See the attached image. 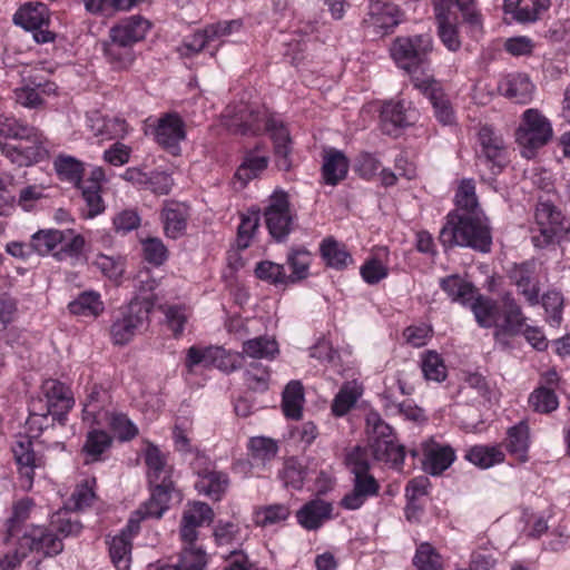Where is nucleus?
Segmentation results:
<instances>
[{
    "label": "nucleus",
    "mask_w": 570,
    "mask_h": 570,
    "mask_svg": "<svg viewBox=\"0 0 570 570\" xmlns=\"http://www.w3.org/2000/svg\"><path fill=\"white\" fill-rule=\"evenodd\" d=\"M225 118L227 128L234 134L257 135L263 129L267 130L274 142L276 166L284 171L291 169V137L283 122L275 118H267L265 111L248 104L228 106Z\"/></svg>",
    "instance_id": "f257e3e1"
},
{
    "label": "nucleus",
    "mask_w": 570,
    "mask_h": 570,
    "mask_svg": "<svg viewBox=\"0 0 570 570\" xmlns=\"http://www.w3.org/2000/svg\"><path fill=\"white\" fill-rule=\"evenodd\" d=\"M0 138L20 140L19 145L2 144L1 153L12 164L30 166L47 157L42 132L16 118L0 116Z\"/></svg>",
    "instance_id": "f03ea898"
},
{
    "label": "nucleus",
    "mask_w": 570,
    "mask_h": 570,
    "mask_svg": "<svg viewBox=\"0 0 570 570\" xmlns=\"http://www.w3.org/2000/svg\"><path fill=\"white\" fill-rule=\"evenodd\" d=\"M439 240L444 248L471 247L490 252L492 237L483 215L449 214L440 230Z\"/></svg>",
    "instance_id": "7ed1b4c3"
},
{
    "label": "nucleus",
    "mask_w": 570,
    "mask_h": 570,
    "mask_svg": "<svg viewBox=\"0 0 570 570\" xmlns=\"http://www.w3.org/2000/svg\"><path fill=\"white\" fill-rule=\"evenodd\" d=\"M365 422L368 449L374 460L400 471L403 466L405 449L399 443L393 429L374 411L366 414Z\"/></svg>",
    "instance_id": "20e7f679"
},
{
    "label": "nucleus",
    "mask_w": 570,
    "mask_h": 570,
    "mask_svg": "<svg viewBox=\"0 0 570 570\" xmlns=\"http://www.w3.org/2000/svg\"><path fill=\"white\" fill-rule=\"evenodd\" d=\"M154 303L149 298H134L115 317L110 336L116 345L128 344L149 322Z\"/></svg>",
    "instance_id": "39448f33"
},
{
    "label": "nucleus",
    "mask_w": 570,
    "mask_h": 570,
    "mask_svg": "<svg viewBox=\"0 0 570 570\" xmlns=\"http://www.w3.org/2000/svg\"><path fill=\"white\" fill-rule=\"evenodd\" d=\"M390 51L396 65L406 70L413 80V77H419L417 69H424L426 57L432 51V38L428 33L397 37Z\"/></svg>",
    "instance_id": "423d86ee"
},
{
    "label": "nucleus",
    "mask_w": 570,
    "mask_h": 570,
    "mask_svg": "<svg viewBox=\"0 0 570 570\" xmlns=\"http://www.w3.org/2000/svg\"><path fill=\"white\" fill-rule=\"evenodd\" d=\"M553 135L549 119L538 109H527L515 130V140L523 148L522 155L531 158L534 151L547 145Z\"/></svg>",
    "instance_id": "0eeeda50"
},
{
    "label": "nucleus",
    "mask_w": 570,
    "mask_h": 570,
    "mask_svg": "<svg viewBox=\"0 0 570 570\" xmlns=\"http://www.w3.org/2000/svg\"><path fill=\"white\" fill-rule=\"evenodd\" d=\"M479 164L485 166L492 175H498L508 164V151L502 136L493 127L484 125L478 134Z\"/></svg>",
    "instance_id": "6e6552de"
},
{
    "label": "nucleus",
    "mask_w": 570,
    "mask_h": 570,
    "mask_svg": "<svg viewBox=\"0 0 570 570\" xmlns=\"http://www.w3.org/2000/svg\"><path fill=\"white\" fill-rule=\"evenodd\" d=\"M264 217L271 236L277 242L285 239L292 230L294 220L289 209L288 194L275 190L268 198Z\"/></svg>",
    "instance_id": "1a4fd4ad"
},
{
    "label": "nucleus",
    "mask_w": 570,
    "mask_h": 570,
    "mask_svg": "<svg viewBox=\"0 0 570 570\" xmlns=\"http://www.w3.org/2000/svg\"><path fill=\"white\" fill-rule=\"evenodd\" d=\"M13 548L23 551L24 558L31 551L41 553L43 557H55L63 550V543L51 527L32 525L29 531L22 533Z\"/></svg>",
    "instance_id": "9d476101"
},
{
    "label": "nucleus",
    "mask_w": 570,
    "mask_h": 570,
    "mask_svg": "<svg viewBox=\"0 0 570 570\" xmlns=\"http://www.w3.org/2000/svg\"><path fill=\"white\" fill-rule=\"evenodd\" d=\"M532 227V243L535 247L543 248L550 245L561 230V213L550 203H540L534 214Z\"/></svg>",
    "instance_id": "9b49d317"
},
{
    "label": "nucleus",
    "mask_w": 570,
    "mask_h": 570,
    "mask_svg": "<svg viewBox=\"0 0 570 570\" xmlns=\"http://www.w3.org/2000/svg\"><path fill=\"white\" fill-rule=\"evenodd\" d=\"M153 135L160 147L176 156L180 153V142L186 138L185 122L178 114H165L158 118Z\"/></svg>",
    "instance_id": "f8f14e48"
},
{
    "label": "nucleus",
    "mask_w": 570,
    "mask_h": 570,
    "mask_svg": "<svg viewBox=\"0 0 570 570\" xmlns=\"http://www.w3.org/2000/svg\"><path fill=\"white\" fill-rule=\"evenodd\" d=\"M502 304L503 322L500 323V325H497L493 336L495 343H498L502 348H508L510 346V338L521 332L525 322V316L512 294H504L502 296Z\"/></svg>",
    "instance_id": "ddd939ff"
},
{
    "label": "nucleus",
    "mask_w": 570,
    "mask_h": 570,
    "mask_svg": "<svg viewBox=\"0 0 570 570\" xmlns=\"http://www.w3.org/2000/svg\"><path fill=\"white\" fill-rule=\"evenodd\" d=\"M174 483H165L151 487L150 499L136 510L128 521L129 531H138L139 522L144 519H159L168 509Z\"/></svg>",
    "instance_id": "4468645a"
},
{
    "label": "nucleus",
    "mask_w": 570,
    "mask_h": 570,
    "mask_svg": "<svg viewBox=\"0 0 570 570\" xmlns=\"http://www.w3.org/2000/svg\"><path fill=\"white\" fill-rule=\"evenodd\" d=\"M413 85L431 101L434 115L442 125H452L454 122L453 108L440 85L431 76L413 77Z\"/></svg>",
    "instance_id": "2eb2a0df"
},
{
    "label": "nucleus",
    "mask_w": 570,
    "mask_h": 570,
    "mask_svg": "<svg viewBox=\"0 0 570 570\" xmlns=\"http://www.w3.org/2000/svg\"><path fill=\"white\" fill-rule=\"evenodd\" d=\"M419 112L410 104L403 101L385 102L381 110V127L386 135H396L402 128L416 122Z\"/></svg>",
    "instance_id": "dca6fc26"
},
{
    "label": "nucleus",
    "mask_w": 570,
    "mask_h": 570,
    "mask_svg": "<svg viewBox=\"0 0 570 570\" xmlns=\"http://www.w3.org/2000/svg\"><path fill=\"white\" fill-rule=\"evenodd\" d=\"M13 458L18 464L22 487L30 490L33 484L35 469L42 466V459L32 449L28 436H20L12 445Z\"/></svg>",
    "instance_id": "f3484780"
},
{
    "label": "nucleus",
    "mask_w": 570,
    "mask_h": 570,
    "mask_svg": "<svg viewBox=\"0 0 570 570\" xmlns=\"http://www.w3.org/2000/svg\"><path fill=\"white\" fill-rule=\"evenodd\" d=\"M510 278L517 286L518 293L522 295L531 306L540 302V283L535 277V264L524 262L515 264L510 271Z\"/></svg>",
    "instance_id": "a211bd4d"
},
{
    "label": "nucleus",
    "mask_w": 570,
    "mask_h": 570,
    "mask_svg": "<svg viewBox=\"0 0 570 570\" xmlns=\"http://www.w3.org/2000/svg\"><path fill=\"white\" fill-rule=\"evenodd\" d=\"M401 16L402 13L395 4L377 0L370 3L364 22L377 33H386L401 22Z\"/></svg>",
    "instance_id": "6ab92c4d"
},
{
    "label": "nucleus",
    "mask_w": 570,
    "mask_h": 570,
    "mask_svg": "<svg viewBox=\"0 0 570 570\" xmlns=\"http://www.w3.org/2000/svg\"><path fill=\"white\" fill-rule=\"evenodd\" d=\"M43 393L47 399V413L42 415L51 414L55 419H62L73 406V399L68 386L56 380H47L42 385Z\"/></svg>",
    "instance_id": "aec40b11"
},
{
    "label": "nucleus",
    "mask_w": 570,
    "mask_h": 570,
    "mask_svg": "<svg viewBox=\"0 0 570 570\" xmlns=\"http://www.w3.org/2000/svg\"><path fill=\"white\" fill-rule=\"evenodd\" d=\"M35 503L29 498L19 500L12 508V515L6 521L3 529V543L13 547L24 531V523L29 519Z\"/></svg>",
    "instance_id": "412c9836"
},
{
    "label": "nucleus",
    "mask_w": 570,
    "mask_h": 570,
    "mask_svg": "<svg viewBox=\"0 0 570 570\" xmlns=\"http://www.w3.org/2000/svg\"><path fill=\"white\" fill-rule=\"evenodd\" d=\"M423 469L432 475L441 474L455 459L454 450L451 446L441 445L434 441L423 443Z\"/></svg>",
    "instance_id": "4be33fe9"
},
{
    "label": "nucleus",
    "mask_w": 570,
    "mask_h": 570,
    "mask_svg": "<svg viewBox=\"0 0 570 570\" xmlns=\"http://www.w3.org/2000/svg\"><path fill=\"white\" fill-rule=\"evenodd\" d=\"M498 89L517 104H528L532 99L534 86L527 75L512 73L500 81Z\"/></svg>",
    "instance_id": "5701e85b"
},
{
    "label": "nucleus",
    "mask_w": 570,
    "mask_h": 570,
    "mask_svg": "<svg viewBox=\"0 0 570 570\" xmlns=\"http://www.w3.org/2000/svg\"><path fill=\"white\" fill-rule=\"evenodd\" d=\"M333 507L321 499L305 503L297 512V522L306 530H316L332 517Z\"/></svg>",
    "instance_id": "b1692460"
},
{
    "label": "nucleus",
    "mask_w": 570,
    "mask_h": 570,
    "mask_svg": "<svg viewBox=\"0 0 570 570\" xmlns=\"http://www.w3.org/2000/svg\"><path fill=\"white\" fill-rule=\"evenodd\" d=\"M149 28L150 23L148 20L141 16H131L114 26L109 31V36L134 46L136 42L145 39Z\"/></svg>",
    "instance_id": "393cba45"
},
{
    "label": "nucleus",
    "mask_w": 570,
    "mask_h": 570,
    "mask_svg": "<svg viewBox=\"0 0 570 570\" xmlns=\"http://www.w3.org/2000/svg\"><path fill=\"white\" fill-rule=\"evenodd\" d=\"M145 463L148 468L150 487L173 483L171 466L168 465L166 455L154 444H148L145 450Z\"/></svg>",
    "instance_id": "a878e982"
},
{
    "label": "nucleus",
    "mask_w": 570,
    "mask_h": 570,
    "mask_svg": "<svg viewBox=\"0 0 570 570\" xmlns=\"http://www.w3.org/2000/svg\"><path fill=\"white\" fill-rule=\"evenodd\" d=\"M49 18V10L45 3L29 2L14 13L13 21L26 30H32L47 26Z\"/></svg>",
    "instance_id": "bb28decb"
},
{
    "label": "nucleus",
    "mask_w": 570,
    "mask_h": 570,
    "mask_svg": "<svg viewBox=\"0 0 570 570\" xmlns=\"http://www.w3.org/2000/svg\"><path fill=\"white\" fill-rule=\"evenodd\" d=\"M89 121L94 136L101 140L124 138L128 132V125L125 119L95 115L90 117Z\"/></svg>",
    "instance_id": "cd10ccee"
},
{
    "label": "nucleus",
    "mask_w": 570,
    "mask_h": 570,
    "mask_svg": "<svg viewBox=\"0 0 570 570\" xmlns=\"http://www.w3.org/2000/svg\"><path fill=\"white\" fill-rule=\"evenodd\" d=\"M135 531H129L128 525L121 530L118 535H115L109 542V554L112 563L118 570H129L131 562V534Z\"/></svg>",
    "instance_id": "c85d7f7f"
},
{
    "label": "nucleus",
    "mask_w": 570,
    "mask_h": 570,
    "mask_svg": "<svg viewBox=\"0 0 570 570\" xmlns=\"http://www.w3.org/2000/svg\"><path fill=\"white\" fill-rule=\"evenodd\" d=\"M164 230L167 237L177 239L184 235L187 227V208L181 204H169L161 213Z\"/></svg>",
    "instance_id": "c756f323"
},
{
    "label": "nucleus",
    "mask_w": 570,
    "mask_h": 570,
    "mask_svg": "<svg viewBox=\"0 0 570 570\" xmlns=\"http://www.w3.org/2000/svg\"><path fill=\"white\" fill-rule=\"evenodd\" d=\"M476 323L481 327L490 328L500 325V308L497 302L484 296L474 297L470 303Z\"/></svg>",
    "instance_id": "7c9ffc66"
},
{
    "label": "nucleus",
    "mask_w": 570,
    "mask_h": 570,
    "mask_svg": "<svg viewBox=\"0 0 570 570\" xmlns=\"http://www.w3.org/2000/svg\"><path fill=\"white\" fill-rule=\"evenodd\" d=\"M229 485V479L226 473L219 471H209L202 475L195 483V488L200 494H205L214 500H219Z\"/></svg>",
    "instance_id": "2f4dec72"
},
{
    "label": "nucleus",
    "mask_w": 570,
    "mask_h": 570,
    "mask_svg": "<svg viewBox=\"0 0 570 570\" xmlns=\"http://www.w3.org/2000/svg\"><path fill=\"white\" fill-rule=\"evenodd\" d=\"M530 444L529 426L524 422L508 430L507 450L520 462L528 461V450Z\"/></svg>",
    "instance_id": "473e14b6"
},
{
    "label": "nucleus",
    "mask_w": 570,
    "mask_h": 570,
    "mask_svg": "<svg viewBox=\"0 0 570 570\" xmlns=\"http://www.w3.org/2000/svg\"><path fill=\"white\" fill-rule=\"evenodd\" d=\"M347 170L348 161L341 151L332 150L324 157L322 175L325 184L335 186L346 177Z\"/></svg>",
    "instance_id": "72a5a7b5"
},
{
    "label": "nucleus",
    "mask_w": 570,
    "mask_h": 570,
    "mask_svg": "<svg viewBox=\"0 0 570 570\" xmlns=\"http://www.w3.org/2000/svg\"><path fill=\"white\" fill-rule=\"evenodd\" d=\"M320 250L326 265L335 269H343L353 261L346 246L332 237L323 239Z\"/></svg>",
    "instance_id": "f704fd0d"
},
{
    "label": "nucleus",
    "mask_w": 570,
    "mask_h": 570,
    "mask_svg": "<svg viewBox=\"0 0 570 570\" xmlns=\"http://www.w3.org/2000/svg\"><path fill=\"white\" fill-rule=\"evenodd\" d=\"M104 53L107 60L117 69L128 68L135 60L132 46L110 36L109 41L104 45Z\"/></svg>",
    "instance_id": "c9c22d12"
},
{
    "label": "nucleus",
    "mask_w": 570,
    "mask_h": 570,
    "mask_svg": "<svg viewBox=\"0 0 570 570\" xmlns=\"http://www.w3.org/2000/svg\"><path fill=\"white\" fill-rule=\"evenodd\" d=\"M500 445H474L465 453V459L481 469H489L504 461Z\"/></svg>",
    "instance_id": "e433bc0d"
},
{
    "label": "nucleus",
    "mask_w": 570,
    "mask_h": 570,
    "mask_svg": "<svg viewBox=\"0 0 570 570\" xmlns=\"http://www.w3.org/2000/svg\"><path fill=\"white\" fill-rule=\"evenodd\" d=\"M441 288L449 297L462 305L469 304L475 296L474 286L459 275H450L440 281Z\"/></svg>",
    "instance_id": "4c0bfd02"
},
{
    "label": "nucleus",
    "mask_w": 570,
    "mask_h": 570,
    "mask_svg": "<svg viewBox=\"0 0 570 570\" xmlns=\"http://www.w3.org/2000/svg\"><path fill=\"white\" fill-rule=\"evenodd\" d=\"M68 308L75 315L97 317L104 312L105 306L99 293L87 291L70 302Z\"/></svg>",
    "instance_id": "58836bf2"
},
{
    "label": "nucleus",
    "mask_w": 570,
    "mask_h": 570,
    "mask_svg": "<svg viewBox=\"0 0 570 570\" xmlns=\"http://www.w3.org/2000/svg\"><path fill=\"white\" fill-rule=\"evenodd\" d=\"M456 210L453 214L482 215L475 195V185L471 179H463L456 195Z\"/></svg>",
    "instance_id": "ea45409f"
},
{
    "label": "nucleus",
    "mask_w": 570,
    "mask_h": 570,
    "mask_svg": "<svg viewBox=\"0 0 570 570\" xmlns=\"http://www.w3.org/2000/svg\"><path fill=\"white\" fill-rule=\"evenodd\" d=\"M304 403L303 386L298 381L289 382L284 392L282 407L286 417L298 420L302 416Z\"/></svg>",
    "instance_id": "a19ab883"
},
{
    "label": "nucleus",
    "mask_w": 570,
    "mask_h": 570,
    "mask_svg": "<svg viewBox=\"0 0 570 570\" xmlns=\"http://www.w3.org/2000/svg\"><path fill=\"white\" fill-rule=\"evenodd\" d=\"M362 395L361 386L355 382H346L342 385L332 403V412L335 416L345 415Z\"/></svg>",
    "instance_id": "79ce46f5"
},
{
    "label": "nucleus",
    "mask_w": 570,
    "mask_h": 570,
    "mask_svg": "<svg viewBox=\"0 0 570 570\" xmlns=\"http://www.w3.org/2000/svg\"><path fill=\"white\" fill-rule=\"evenodd\" d=\"M278 353L277 342L268 336H259L243 343L242 355L252 358L272 360Z\"/></svg>",
    "instance_id": "37998d69"
},
{
    "label": "nucleus",
    "mask_w": 570,
    "mask_h": 570,
    "mask_svg": "<svg viewBox=\"0 0 570 570\" xmlns=\"http://www.w3.org/2000/svg\"><path fill=\"white\" fill-rule=\"evenodd\" d=\"M65 238L66 234L62 230H39L32 235L30 246L32 247L33 252L43 256L55 250L59 244L65 240Z\"/></svg>",
    "instance_id": "c03bdc74"
},
{
    "label": "nucleus",
    "mask_w": 570,
    "mask_h": 570,
    "mask_svg": "<svg viewBox=\"0 0 570 570\" xmlns=\"http://www.w3.org/2000/svg\"><path fill=\"white\" fill-rule=\"evenodd\" d=\"M267 164L268 158L266 156L257 155L255 150H250L246 154L244 161L235 174V177L245 185L264 171Z\"/></svg>",
    "instance_id": "a18cd8bd"
},
{
    "label": "nucleus",
    "mask_w": 570,
    "mask_h": 570,
    "mask_svg": "<svg viewBox=\"0 0 570 570\" xmlns=\"http://www.w3.org/2000/svg\"><path fill=\"white\" fill-rule=\"evenodd\" d=\"M207 559L204 550L186 549L175 564H165L157 570H206Z\"/></svg>",
    "instance_id": "49530a36"
},
{
    "label": "nucleus",
    "mask_w": 570,
    "mask_h": 570,
    "mask_svg": "<svg viewBox=\"0 0 570 570\" xmlns=\"http://www.w3.org/2000/svg\"><path fill=\"white\" fill-rule=\"evenodd\" d=\"M247 448L253 460L262 463L271 461L278 452L277 442L266 436L250 438Z\"/></svg>",
    "instance_id": "de8ad7c7"
},
{
    "label": "nucleus",
    "mask_w": 570,
    "mask_h": 570,
    "mask_svg": "<svg viewBox=\"0 0 570 570\" xmlns=\"http://www.w3.org/2000/svg\"><path fill=\"white\" fill-rule=\"evenodd\" d=\"M529 406L538 413L548 414L556 411L559 406L558 396L552 389L537 387L529 395Z\"/></svg>",
    "instance_id": "09e8293b"
},
{
    "label": "nucleus",
    "mask_w": 570,
    "mask_h": 570,
    "mask_svg": "<svg viewBox=\"0 0 570 570\" xmlns=\"http://www.w3.org/2000/svg\"><path fill=\"white\" fill-rule=\"evenodd\" d=\"M311 261V254L307 249L303 247L292 248L287 255V263L292 268V274L287 276L288 283L305 278Z\"/></svg>",
    "instance_id": "8fccbe9b"
},
{
    "label": "nucleus",
    "mask_w": 570,
    "mask_h": 570,
    "mask_svg": "<svg viewBox=\"0 0 570 570\" xmlns=\"http://www.w3.org/2000/svg\"><path fill=\"white\" fill-rule=\"evenodd\" d=\"M215 542L218 547H228L227 551L230 556V551L239 552L237 548L240 544L239 527L233 522L219 521L214 530Z\"/></svg>",
    "instance_id": "3c124183"
},
{
    "label": "nucleus",
    "mask_w": 570,
    "mask_h": 570,
    "mask_svg": "<svg viewBox=\"0 0 570 570\" xmlns=\"http://www.w3.org/2000/svg\"><path fill=\"white\" fill-rule=\"evenodd\" d=\"M78 188L81 190L85 202V208L82 209V216L85 218H94L104 213L106 207L101 197V188L82 185H78Z\"/></svg>",
    "instance_id": "603ef678"
},
{
    "label": "nucleus",
    "mask_w": 570,
    "mask_h": 570,
    "mask_svg": "<svg viewBox=\"0 0 570 570\" xmlns=\"http://www.w3.org/2000/svg\"><path fill=\"white\" fill-rule=\"evenodd\" d=\"M104 393L94 389L83 405V420L90 421L97 426L104 425L108 417V411L101 405L100 397Z\"/></svg>",
    "instance_id": "864d4df0"
},
{
    "label": "nucleus",
    "mask_w": 570,
    "mask_h": 570,
    "mask_svg": "<svg viewBox=\"0 0 570 570\" xmlns=\"http://www.w3.org/2000/svg\"><path fill=\"white\" fill-rule=\"evenodd\" d=\"M213 518V509L205 502L196 501L187 504L186 509L184 510L181 521L199 528L205 523L212 522Z\"/></svg>",
    "instance_id": "5fc2aeb1"
},
{
    "label": "nucleus",
    "mask_w": 570,
    "mask_h": 570,
    "mask_svg": "<svg viewBox=\"0 0 570 570\" xmlns=\"http://www.w3.org/2000/svg\"><path fill=\"white\" fill-rule=\"evenodd\" d=\"M421 367L426 380L442 382L446 377V367L443 360L434 351H428L424 354Z\"/></svg>",
    "instance_id": "6e6d98bb"
},
{
    "label": "nucleus",
    "mask_w": 570,
    "mask_h": 570,
    "mask_svg": "<svg viewBox=\"0 0 570 570\" xmlns=\"http://www.w3.org/2000/svg\"><path fill=\"white\" fill-rule=\"evenodd\" d=\"M50 527L62 539L68 537H76L80 534L82 530L81 522L72 518L67 511L58 512L52 517Z\"/></svg>",
    "instance_id": "4d7b16f0"
},
{
    "label": "nucleus",
    "mask_w": 570,
    "mask_h": 570,
    "mask_svg": "<svg viewBox=\"0 0 570 570\" xmlns=\"http://www.w3.org/2000/svg\"><path fill=\"white\" fill-rule=\"evenodd\" d=\"M220 353L218 351V346H190L186 353L185 365L188 372H193L194 367L197 365H203L205 367H209L213 364V360H215V354Z\"/></svg>",
    "instance_id": "13d9d810"
},
{
    "label": "nucleus",
    "mask_w": 570,
    "mask_h": 570,
    "mask_svg": "<svg viewBox=\"0 0 570 570\" xmlns=\"http://www.w3.org/2000/svg\"><path fill=\"white\" fill-rule=\"evenodd\" d=\"M419 570H442V558L429 543H422L413 559Z\"/></svg>",
    "instance_id": "bf43d9fd"
},
{
    "label": "nucleus",
    "mask_w": 570,
    "mask_h": 570,
    "mask_svg": "<svg viewBox=\"0 0 570 570\" xmlns=\"http://www.w3.org/2000/svg\"><path fill=\"white\" fill-rule=\"evenodd\" d=\"M102 426H110L115 434L122 441L135 438L138 433L135 424L124 414L110 413Z\"/></svg>",
    "instance_id": "052dcab7"
},
{
    "label": "nucleus",
    "mask_w": 570,
    "mask_h": 570,
    "mask_svg": "<svg viewBox=\"0 0 570 570\" xmlns=\"http://www.w3.org/2000/svg\"><path fill=\"white\" fill-rule=\"evenodd\" d=\"M542 306L547 321L552 326H559L562 321L563 296L560 292L549 291L542 296Z\"/></svg>",
    "instance_id": "680f3d73"
},
{
    "label": "nucleus",
    "mask_w": 570,
    "mask_h": 570,
    "mask_svg": "<svg viewBox=\"0 0 570 570\" xmlns=\"http://www.w3.org/2000/svg\"><path fill=\"white\" fill-rule=\"evenodd\" d=\"M289 515V508L285 504L262 507L256 511L255 520L258 525L267 527L285 521Z\"/></svg>",
    "instance_id": "e2e57ef3"
},
{
    "label": "nucleus",
    "mask_w": 570,
    "mask_h": 570,
    "mask_svg": "<svg viewBox=\"0 0 570 570\" xmlns=\"http://www.w3.org/2000/svg\"><path fill=\"white\" fill-rule=\"evenodd\" d=\"M110 444L111 439L107 432L94 429L87 435L83 451L87 455L91 456L92 460H97Z\"/></svg>",
    "instance_id": "0e129e2a"
},
{
    "label": "nucleus",
    "mask_w": 570,
    "mask_h": 570,
    "mask_svg": "<svg viewBox=\"0 0 570 570\" xmlns=\"http://www.w3.org/2000/svg\"><path fill=\"white\" fill-rule=\"evenodd\" d=\"M255 274L259 279L275 285L288 283L284 266L269 261L258 263Z\"/></svg>",
    "instance_id": "69168bd1"
},
{
    "label": "nucleus",
    "mask_w": 570,
    "mask_h": 570,
    "mask_svg": "<svg viewBox=\"0 0 570 570\" xmlns=\"http://www.w3.org/2000/svg\"><path fill=\"white\" fill-rule=\"evenodd\" d=\"M92 265L111 281H118L124 273L122 262L114 256L98 254L92 261Z\"/></svg>",
    "instance_id": "338daca9"
},
{
    "label": "nucleus",
    "mask_w": 570,
    "mask_h": 570,
    "mask_svg": "<svg viewBox=\"0 0 570 570\" xmlns=\"http://www.w3.org/2000/svg\"><path fill=\"white\" fill-rule=\"evenodd\" d=\"M213 43L207 28L198 30L191 36L187 37L178 47V52L181 56L189 57L200 52L206 46Z\"/></svg>",
    "instance_id": "774afa93"
}]
</instances>
